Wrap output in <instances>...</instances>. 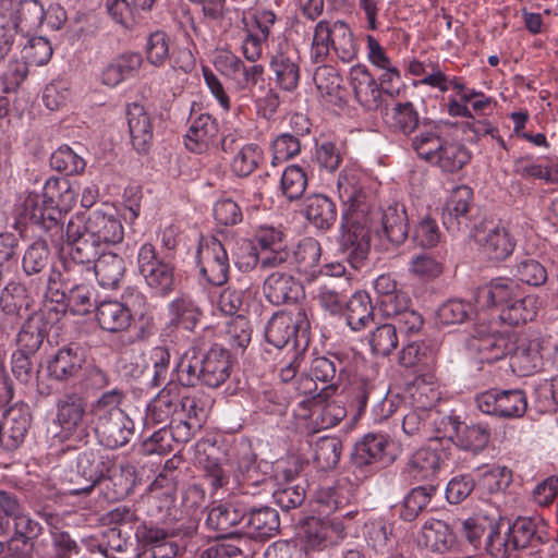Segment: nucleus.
<instances>
[{
    "label": "nucleus",
    "mask_w": 558,
    "mask_h": 558,
    "mask_svg": "<svg viewBox=\"0 0 558 558\" xmlns=\"http://www.w3.org/2000/svg\"><path fill=\"white\" fill-rule=\"evenodd\" d=\"M521 292L518 282L509 278L493 279L488 286L477 292L476 301L482 306L509 305Z\"/></svg>",
    "instance_id": "nucleus-38"
},
{
    "label": "nucleus",
    "mask_w": 558,
    "mask_h": 558,
    "mask_svg": "<svg viewBox=\"0 0 558 558\" xmlns=\"http://www.w3.org/2000/svg\"><path fill=\"white\" fill-rule=\"evenodd\" d=\"M365 58L371 66L379 73V84L388 95L399 93L401 82V71L397 63L389 56L386 47L371 34L364 36Z\"/></svg>",
    "instance_id": "nucleus-13"
},
{
    "label": "nucleus",
    "mask_w": 558,
    "mask_h": 558,
    "mask_svg": "<svg viewBox=\"0 0 558 558\" xmlns=\"http://www.w3.org/2000/svg\"><path fill=\"white\" fill-rule=\"evenodd\" d=\"M306 187L307 174L302 167L299 165H290L283 170L280 180V190L289 202L300 199Z\"/></svg>",
    "instance_id": "nucleus-54"
},
{
    "label": "nucleus",
    "mask_w": 558,
    "mask_h": 558,
    "mask_svg": "<svg viewBox=\"0 0 558 558\" xmlns=\"http://www.w3.org/2000/svg\"><path fill=\"white\" fill-rule=\"evenodd\" d=\"M218 123L208 113L191 117V124L184 137L185 147L195 154H202L215 144L218 136Z\"/></svg>",
    "instance_id": "nucleus-28"
},
{
    "label": "nucleus",
    "mask_w": 558,
    "mask_h": 558,
    "mask_svg": "<svg viewBox=\"0 0 558 558\" xmlns=\"http://www.w3.org/2000/svg\"><path fill=\"white\" fill-rule=\"evenodd\" d=\"M447 459L439 442L415 450L404 466V476L412 481H430L438 475Z\"/></svg>",
    "instance_id": "nucleus-17"
},
{
    "label": "nucleus",
    "mask_w": 558,
    "mask_h": 558,
    "mask_svg": "<svg viewBox=\"0 0 558 558\" xmlns=\"http://www.w3.org/2000/svg\"><path fill=\"white\" fill-rule=\"evenodd\" d=\"M65 238L74 241L73 255L76 259L94 260L101 250L123 241L124 228L114 209L105 206L90 211L86 219L71 218L66 223Z\"/></svg>",
    "instance_id": "nucleus-2"
},
{
    "label": "nucleus",
    "mask_w": 558,
    "mask_h": 558,
    "mask_svg": "<svg viewBox=\"0 0 558 558\" xmlns=\"http://www.w3.org/2000/svg\"><path fill=\"white\" fill-rule=\"evenodd\" d=\"M417 544L434 553L445 554L458 546V538L447 522L432 518L422 525Z\"/></svg>",
    "instance_id": "nucleus-26"
},
{
    "label": "nucleus",
    "mask_w": 558,
    "mask_h": 558,
    "mask_svg": "<svg viewBox=\"0 0 558 558\" xmlns=\"http://www.w3.org/2000/svg\"><path fill=\"white\" fill-rule=\"evenodd\" d=\"M508 536L512 546L523 549L548 539L547 523L539 517H519L508 527Z\"/></svg>",
    "instance_id": "nucleus-25"
},
{
    "label": "nucleus",
    "mask_w": 558,
    "mask_h": 558,
    "mask_svg": "<svg viewBox=\"0 0 558 558\" xmlns=\"http://www.w3.org/2000/svg\"><path fill=\"white\" fill-rule=\"evenodd\" d=\"M330 51L343 63L357 58L359 45L348 23L341 20H320L313 29L310 58L314 63H324Z\"/></svg>",
    "instance_id": "nucleus-5"
},
{
    "label": "nucleus",
    "mask_w": 558,
    "mask_h": 558,
    "mask_svg": "<svg viewBox=\"0 0 558 558\" xmlns=\"http://www.w3.org/2000/svg\"><path fill=\"white\" fill-rule=\"evenodd\" d=\"M472 197L473 192L466 185H459L452 190L441 214L442 223L448 231L460 230L461 225L466 220Z\"/></svg>",
    "instance_id": "nucleus-33"
},
{
    "label": "nucleus",
    "mask_w": 558,
    "mask_h": 558,
    "mask_svg": "<svg viewBox=\"0 0 558 558\" xmlns=\"http://www.w3.org/2000/svg\"><path fill=\"white\" fill-rule=\"evenodd\" d=\"M355 371L352 365L349 353L339 352L330 356L315 357L310 367V377L304 378L299 388L304 395H313L318 388L316 381L327 384L318 392L330 396L335 392L338 378L350 376Z\"/></svg>",
    "instance_id": "nucleus-8"
},
{
    "label": "nucleus",
    "mask_w": 558,
    "mask_h": 558,
    "mask_svg": "<svg viewBox=\"0 0 558 558\" xmlns=\"http://www.w3.org/2000/svg\"><path fill=\"white\" fill-rule=\"evenodd\" d=\"M496 515L488 513L487 511L480 510L462 522V533L471 545L477 547L481 544L483 535L486 532L489 533L494 527H496Z\"/></svg>",
    "instance_id": "nucleus-53"
},
{
    "label": "nucleus",
    "mask_w": 558,
    "mask_h": 558,
    "mask_svg": "<svg viewBox=\"0 0 558 558\" xmlns=\"http://www.w3.org/2000/svg\"><path fill=\"white\" fill-rule=\"evenodd\" d=\"M306 218L318 229H329L337 219L335 203L327 196L315 194L306 199Z\"/></svg>",
    "instance_id": "nucleus-48"
},
{
    "label": "nucleus",
    "mask_w": 558,
    "mask_h": 558,
    "mask_svg": "<svg viewBox=\"0 0 558 558\" xmlns=\"http://www.w3.org/2000/svg\"><path fill=\"white\" fill-rule=\"evenodd\" d=\"M77 475L83 477L87 485L70 490L71 495L88 494L97 484L108 487L111 480L105 478L109 466L104 457L94 450L81 452L76 459Z\"/></svg>",
    "instance_id": "nucleus-24"
},
{
    "label": "nucleus",
    "mask_w": 558,
    "mask_h": 558,
    "mask_svg": "<svg viewBox=\"0 0 558 558\" xmlns=\"http://www.w3.org/2000/svg\"><path fill=\"white\" fill-rule=\"evenodd\" d=\"M374 307L371 296L365 291L355 292L347 302L344 317L353 331H361L374 319Z\"/></svg>",
    "instance_id": "nucleus-43"
},
{
    "label": "nucleus",
    "mask_w": 558,
    "mask_h": 558,
    "mask_svg": "<svg viewBox=\"0 0 558 558\" xmlns=\"http://www.w3.org/2000/svg\"><path fill=\"white\" fill-rule=\"evenodd\" d=\"M50 165L57 171L65 174L80 173L86 166L85 160L68 145H62L52 153Z\"/></svg>",
    "instance_id": "nucleus-64"
},
{
    "label": "nucleus",
    "mask_w": 558,
    "mask_h": 558,
    "mask_svg": "<svg viewBox=\"0 0 558 558\" xmlns=\"http://www.w3.org/2000/svg\"><path fill=\"white\" fill-rule=\"evenodd\" d=\"M92 270L102 288L114 289L124 275L125 263L120 255L101 250L92 263Z\"/></svg>",
    "instance_id": "nucleus-36"
},
{
    "label": "nucleus",
    "mask_w": 558,
    "mask_h": 558,
    "mask_svg": "<svg viewBox=\"0 0 558 558\" xmlns=\"http://www.w3.org/2000/svg\"><path fill=\"white\" fill-rule=\"evenodd\" d=\"M32 423L31 409L26 403H15L4 413L1 424L3 447L8 450L19 448L25 440Z\"/></svg>",
    "instance_id": "nucleus-23"
},
{
    "label": "nucleus",
    "mask_w": 558,
    "mask_h": 558,
    "mask_svg": "<svg viewBox=\"0 0 558 558\" xmlns=\"http://www.w3.org/2000/svg\"><path fill=\"white\" fill-rule=\"evenodd\" d=\"M245 517V510L233 502L214 505L208 512L206 525L217 532L216 537L231 535L232 529L240 524Z\"/></svg>",
    "instance_id": "nucleus-37"
},
{
    "label": "nucleus",
    "mask_w": 558,
    "mask_h": 558,
    "mask_svg": "<svg viewBox=\"0 0 558 558\" xmlns=\"http://www.w3.org/2000/svg\"><path fill=\"white\" fill-rule=\"evenodd\" d=\"M341 441L336 437H322L314 446V462L319 470L333 469L341 456Z\"/></svg>",
    "instance_id": "nucleus-55"
},
{
    "label": "nucleus",
    "mask_w": 558,
    "mask_h": 558,
    "mask_svg": "<svg viewBox=\"0 0 558 558\" xmlns=\"http://www.w3.org/2000/svg\"><path fill=\"white\" fill-rule=\"evenodd\" d=\"M170 324L192 331L201 316L202 311L198 304L186 294H181L172 300L168 305Z\"/></svg>",
    "instance_id": "nucleus-45"
},
{
    "label": "nucleus",
    "mask_w": 558,
    "mask_h": 558,
    "mask_svg": "<svg viewBox=\"0 0 558 558\" xmlns=\"http://www.w3.org/2000/svg\"><path fill=\"white\" fill-rule=\"evenodd\" d=\"M330 51L343 63L357 58L359 45L348 23L341 20H320L313 29L310 58L314 63H324Z\"/></svg>",
    "instance_id": "nucleus-6"
},
{
    "label": "nucleus",
    "mask_w": 558,
    "mask_h": 558,
    "mask_svg": "<svg viewBox=\"0 0 558 558\" xmlns=\"http://www.w3.org/2000/svg\"><path fill=\"white\" fill-rule=\"evenodd\" d=\"M230 354L218 345H213L206 352L191 347L180 356L174 367L175 379L185 387L202 384L218 388L230 377Z\"/></svg>",
    "instance_id": "nucleus-4"
},
{
    "label": "nucleus",
    "mask_w": 558,
    "mask_h": 558,
    "mask_svg": "<svg viewBox=\"0 0 558 558\" xmlns=\"http://www.w3.org/2000/svg\"><path fill=\"white\" fill-rule=\"evenodd\" d=\"M278 512L270 507L253 509L247 517L246 533L255 538L272 537L279 530Z\"/></svg>",
    "instance_id": "nucleus-47"
},
{
    "label": "nucleus",
    "mask_w": 558,
    "mask_h": 558,
    "mask_svg": "<svg viewBox=\"0 0 558 558\" xmlns=\"http://www.w3.org/2000/svg\"><path fill=\"white\" fill-rule=\"evenodd\" d=\"M299 402L296 416L306 422V428L313 433L328 429L339 424L347 415L341 402L328 400L324 392H314Z\"/></svg>",
    "instance_id": "nucleus-9"
},
{
    "label": "nucleus",
    "mask_w": 558,
    "mask_h": 558,
    "mask_svg": "<svg viewBox=\"0 0 558 558\" xmlns=\"http://www.w3.org/2000/svg\"><path fill=\"white\" fill-rule=\"evenodd\" d=\"M510 354L511 366L522 376L535 373L541 366L539 344L535 340L522 338L517 340V344L513 340V349Z\"/></svg>",
    "instance_id": "nucleus-41"
},
{
    "label": "nucleus",
    "mask_w": 558,
    "mask_h": 558,
    "mask_svg": "<svg viewBox=\"0 0 558 558\" xmlns=\"http://www.w3.org/2000/svg\"><path fill=\"white\" fill-rule=\"evenodd\" d=\"M133 432L134 423L126 413L95 427L99 442L109 449H117L126 445Z\"/></svg>",
    "instance_id": "nucleus-39"
},
{
    "label": "nucleus",
    "mask_w": 558,
    "mask_h": 558,
    "mask_svg": "<svg viewBox=\"0 0 558 558\" xmlns=\"http://www.w3.org/2000/svg\"><path fill=\"white\" fill-rule=\"evenodd\" d=\"M320 258V245L313 238L303 239L294 252L291 253V262L281 269L294 268L300 274L313 277L316 274V267Z\"/></svg>",
    "instance_id": "nucleus-42"
},
{
    "label": "nucleus",
    "mask_w": 558,
    "mask_h": 558,
    "mask_svg": "<svg viewBox=\"0 0 558 558\" xmlns=\"http://www.w3.org/2000/svg\"><path fill=\"white\" fill-rule=\"evenodd\" d=\"M122 399L123 393L118 389H112L104 392L90 404L89 414L95 427L125 413L120 407Z\"/></svg>",
    "instance_id": "nucleus-46"
},
{
    "label": "nucleus",
    "mask_w": 558,
    "mask_h": 558,
    "mask_svg": "<svg viewBox=\"0 0 558 558\" xmlns=\"http://www.w3.org/2000/svg\"><path fill=\"white\" fill-rule=\"evenodd\" d=\"M198 265L202 276L213 286L227 282L229 276V257L222 243L211 238L199 244Z\"/></svg>",
    "instance_id": "nucleus-16"
},
{
    "label": "nucleus",
    "mask_w": 558,
    "mask_h": 558,
    "mask_svg": "<svg viewBox=\"0 0 558 558\" xmlns=\"http://www.w3.org/2000/svg\"><path fill=\"white\" fill-rule=\"evenodd\" d=\"M96 320L108 332L125 331L132 323V313L128 305L119 301H102L96 307Z\"/></svg>",
    "instance_id": "nucleus-35"
},
{
    "label": "nucleus",
    "mask_w": 558,
    "mask_h": 558,
    "mask_svg": "<svg viewBox=\"0 0 558 558\" xmlns=\"http://www.w3.org/2000/svg\"><path fill=\"white\" fill-rule=\"evenodd\" d=\"M19 32L31 33L44 24L45 9L38 0H15Z\"/></svg>",
    "instance_id": "nucleus-52"
},
{
    "label": "nucleus",
    "mask_w": 558,
    "mask_h": 558,
    "mask_svg": "<svg viewBox=\"0 0 558 558\" xmlns=\"http://www.w3.org/2000/svg\"><path fill=\"white\" fill-rule=\"evenodd\" d=\"M86 404L76 393H66L57 402L54 424L59 427L53 437L60 442L71 439L82 425Z\"/></svg>",
    "instance_id": "nucleus-19"
},
{
    "label": "nucleus",
    "mask_w": 558,
    "mask_h": 558,
    "mask_svg": "<svg viewBox=\"0 0 558 558\" xmlns=\"http://www.w3.org/2000/svg\"><path fill=\"white\" fill-rule=\"evenodd\" d=\"M15 0H0V60L10 52L19 33Z\"/></svg>",
    "instance_id": "nucleus-49"
},
{
    "label": "nucleus",
    "mask_w": 558,
    "mask_h": 558,
    "mask_svg": "<svg viewBox=\"0 0 558 558\" xmlns=\"http://www.w3.org/2000/svg\"><path fill=\"white\" fill-rule=\"evenodd\" d=\"M418 112L410 101L396 104L390 113V125L405 135L411 134L418 125Z\"/></svg>",
    "instance_id": "nucleus-63"
},
{
    "label": "nucleus",
    "mask_w": 558,
    "mask_h": 558,
    "mask_svg": "<svg viewBox=\"0 0 558 558\" xmlns=\"http://www.w3.org/2000/svg\"><path fill=\"white\" fill-rule=\"evenodd\" d=\"M137 266L146 283L157 293L168 294L174 288V266L168 256L160 258L150 243H144L137 253Z\"/></svg>",
    "instance_id": "nucleus-10"
},
{
    "label": "nucleus",
    "mask_w": 558,
    "mask_h": 558,
    "mask_svg": "<svg viewBox=\"0 0 558 558\" xmlns=\"http://www.w3.org/2000/svg\"><path fill=\"white\" fill-rule=\"evenodd\" d=\"M41 517L50 527V535L56 554H58V556H64V558H71L73 554H77L78 547L75 541L71 538L68 532L61 531L58 526L61 522L60 517L46 511L41 513Z\"/></svg>",
    "instance_id": "nucleus-57"
},
{
    "label": "nucleus",
    "mask_w": 558,
    "mask_h": 558,
    "mask_svg": "<svg viewBox=\"0 0 558 558\" xmlns=\"http://www.w3.org/2000/svg\"><path fill=\"white\" fill-rule=\"evenodd\" d=\"M48 201L44 186L41 193L31 192L21 198L16 205V211L25 222L50 230L57 227V210L52 208L51 204H48Z\"/></svg>",
    "instance_id": "nucleus-22"
},
{
    "label": "nucleus",
    "mask_w": 558,
    "mask_h": 558,
    "mask_svg": "<svg viewBox=\"0 0 558 558\" xmlns=\"http://www.w3.org/2000/svg\"><path fill=\"white\" fill-rule=\"evenodd\" d=\"M452 427L457 429V445L465 451L477 453L489 442L490 432L484 425L464 426L462 430L459 427Z\"/></svg>",
    "instance_id": "nucleus-58"
},
{
    "label": "nucleus",
    "mask_w": 558,
    "mask_h": 558,
    "mask_svg": "<svg viewBox=\"0 0 558 558\" xmlns=\"http://www.w3.org/2000/svg\"><path fill=\"white\" fill-rule=\"evenodd\" d=\"M390 438L386 434L368 433L354 446L352 459L355 465L366 466L385 460H392L388 453Z\"/></svg>",
    "instance_id": "nucleus-31"
},
{
    "label": "nucleus",
    "mask_w": 558,
    "mask_h": 558,
    "mask_svg": "<svg viewBox=\"0 0 558 558\" xmlns=\"http://www.w3.org/2000/svg\"><path fill=\"white\" fill-rule=\"evenodd\" d=\"M310 322L305 310L295 305L289 311L278 312L269 319L265 336L276 348H283L296 337H307Z\"/></svg>",
    "instance_id": "nucleus-11"
},
{
    "label": "nucleus",
    "mask_w": 558,
    "mask_h": 558,
    "mask_svg": "<svg viewBox=\"0 0 558 558\" xmlns=\"http://www.w3.org/2000/svg\"><path fill=\"white\" fill-rule=\"evenodd\" d=\"M437 415V412L410 408L402 420V432L409 437H428L430 423Z\"/></svg>",
    "instance_id": "nucleus-60"
},
{
    "label": "nucleus",
    "mask_w": 558,
    "mask_h": 558,
    "mask_svg": "<svg viewBox=\"0 0 558 558\" xmlns=\"http://www.w3.org/2000/svg\"><path fill=\"white\" fill-rule=\"evenodd\" d=\"M45 191L49 198L48 204L57 210V220L75 204V192L66 180L49 178L45 183Z\"/></svg>",
    "instance_id": "nucleus-50"
},
{
    "label": "nucleus",
    "mask_w": 558,
    "mask_h": 558,
    "mask_svg": "<svg viewBox=\"0 0 558 558\" xmlns=\"http://www.w3.org/2000/svg\"><path fill=\"white\" fill-rule=\"evenodd\" d=\"M84 357L80 348L74 344L64 345L58 349L47 359L46 366L50 378L58 381H66L77 375Z\"/></svg>",
    "instance_id": "nucleus-30"
},
{
    "label": "nucleus",
    "mask_w": 558,
    "mask_h": 558,
    "mask_svg": "<svg viewBox=\"0 0 558 558\" xmlns=\"http://www.w3.org/2000/svg\"><path fill=\"white\" fill-rule=\"evenodd\" d=\"M262 253V270L286 267L291 262V252L284 243V233L272 226L259 227L252 240Z\"/></svg>",
    "instance_id": "nucleus-15"
},
{
    "label": "nucleus",
    "mask_w": 558,
    "mask_h": 558,
    "mask_svg": "<svg viewBox=\"0 0 558 558\" xmlns=\"http://www.w3.org/2000/svg\"><path fill=\"white\" fill-rule=\"evenodd\" d=\"M440 398L439 387L436 377L432 372L422 374L411 383L407 388V405L410 408L436 412L435 405Z\"/></svg>",
    "instance_id": "nucleus-29"
},
{
    "label": "nucleus",
    "mask_w": 558,
    "mask_h": 558,
    "mask_svg": "<svg viewBox=\"0 0 558 558\" xmlns=\"http://www.w3.org/2000/svg\"><path fill=\"white\" fill-rule=\"evenodd\" d=\"M345 526L338 517L305 520L302 526V538L307 549L325 550L340 544L345 537Z\"/></svg>",
    "instance_id": "nucleus-12"
},
{
    "label": "nucleus",
    "mask_w": 558,
    "mask_h": 558,
    "mask_svg": "<svg viewBox=\"0 0 558 558\" xmlns=\"http://www.w3.org/2000/svg\"><path fill=\"white\" fill-rule=\"evenodd\" d=\"M271 488V481L265 476H259L255 469H248L247 473L243 475L241 490L244 495L271 492L275 504L283 510L294 509L304 501L305 492L298 485H283L274 490Z\"/></svg>",
    "instance_id": "nucleus-14"
},
{
    "label": "nucleus",
    "mask_w": 558,
    "mask_h": 558,
    "mask_svg": "<svg viewBox=\"0 0 558 558\" xmlns=\"http://www.w3.org/2000/svg\"><path fill=\"white\" fill-rule=\"evenodd\" d=\"M363 173L354 167L341 170L337 181L338 196L342 203L341 242L349 256L362 262L369 250L372 236H386L393 244H401L408 236V217L402 204L393 203L383 213L376 207L374 195L362 185Z\"/></svg>",
    "instance_id": "nucleus-1"
},
{
    "label": "nucleus",
    "mask_w": 558,
    "mask_h": 558,
    "mask_svg": "<svg viewBox=\"0 0 558 558\" xmlns=\"http://www.w3.org/2000/svg\"><path fill=\"white\" fill-rule=\"evenodd\" d=\"M541 308V300L537 294H525L521 292L509 305L502 307L499 319L504 323L518 326L532 322Z\"/></svg>",
    "instance_id": "nucleus-40"
},
{
    "label": "nucleus",
    "mask_w": 558,
    "mask_h": 558,
    "mask_svg": "<svg viewBox=\"0 0 558 558\" xmlns=\"http://www.w3.org/2000/svg\"><path fill=\"white\" fill-rule=\"evenodd\" d=\"M513 337L508 329H500L497 319H488L486 314H481L472 331L470 348L477 352L482 362L492 363L510 354Z\"/></svg>",
    "instance_id": "nucleus-7"
},
{
    "label": "nucleus",
    "mask_w": 558,
    "mask_h": 558,
    "mask_svg": "<svg viewBox=\"0 0 558 558\" xmlns=\"http://www.w3.org/2000/svg\"><path fill=\"white\" fill-rule=\"evenodd\" d=\"M444 121L425 122L411 140V147L418 158L444 173H456L471 160L469 149L453 141L442 137Z\"/></svg>",
    "instance_id": "nucleus-3"
},
{
    "label": "nucleus",
    "mask_w": 558,
    "mask_h": 558,
    "mask_svg": "<svg viewBox=\"0 0 558 558\" xmlns=\"http://www.w3.org/2000/svg\"><path fill=\"white\" fill-rule=\"evenodd\" d=\"M180 405L179 395L171 389L163 388L146 408V424H162L171 421Z\"/></svg>",
    "instance_id": "nucleus-44"
},
{
    "label": "nucleus",
    "mask_w": 558,
    "mask_h": 558,
    "mask_svg": "<svg viewBox=\"0 0 558 558\" xmlns=\"http://www.w3.org/2000/svg\"><path fill=\"white\" fill-rule=\"evenodd\" d=\"M69 258L62 263V271L52 270L48 278L49 284L61 282L63 287L85 283L93 277L92 263L94 260H78L74 257V241H66Z\"/></svg>",
    "instance_id": "nucleus-34"
},
{
    "label": "nucleus",
    "mask_w": 558,
    "mask_h": 558,
    "mask_svg": "<svg viewBox=\"0 0 558 558\" xmlns=\"http://www.w3.org/2000/svg\"><path fill=\"white\" fill-rule=\"evenodd\" d=\"M435 492L436 486L432 484L413 488L403 500L401 517L407 521L413 520L427 507Z\"/></svg>",
    "instance_id": "nucleus-61"
},
{
    "label": "nucleus",
    "mask_w": 558,
    "mask_h": 558,
    "mask_svg": "<svg viewBox=\"0 0 558 558\" xmlns=\"http://www.w3.org/2000/svg\"><path fill=\"white\" fill-rule=\"evenodd\" d=\"M482 252L492 260H505L514 251L517 242L510 231L497 225L477 238Z\"/></svg>",
    "instance_id": "nucleus-32"
},
{
    "label": "nucleus",
    "mask_w": 558,
    "mask_h": 558,
    "mask_svg": "<svg viewBox=\"0 0 558 558\" xmlns=\"http://www.w3.org/2000/svg\"><path fill=\"white\" fill-rule=\"evenodd\" d=\"M350 84L357 102L366 110H376L381 106L385 90L365 64L357 63L351 68Z\"/></svg>",
    "instance_id": "nucleus-20"
},
{
    "label": "nucleus",
    "mask_w": 558,
    "mask_h": 558,
    "mask_svg": "<svg viewBox=\"0 0 558 558\" xmlns=\"http://www.w3.org/2000/svg\"><path fill=\"white\" fill-rule=\"evenodd\" d=\"M398 362L403 367L423 366L430 371L435 366V354L425 345L412 342L402 348Z\"/></svg>",
    "instance_id": "nucleus-62"
},
{
    "label": "nucleus",
    "mask_w": 558,
    "mask_h": 558,
    "mask_svg": "<svg viewBox=\"0 0 558 558\" xmlns=\"http://www.w3.org/2000/svg\"><path fill=\"white\" fill-rule=\"evenodd\" d=\"M300 57L290 44L279 43L271 54L269 66L277 84L287 92L294 90L300 82Z\"/></svg>",
    "instance_id": "nucleus-18"
},
{
    "label": "nucleus",
    "mask_w": 558,
    "mask_h": 558,
    "mask_svg": "<svg viewBox=\"0 0 558 558\" xmlns=\"http://www.w3.org/2000/svg\"><path fill=\"white\" fill-rule=\"evenodd\" d=\"M271 270L263 283L265 298L274 305L295 302L302 292V286L289 272L290 269L275 268Z\"/></svg>",
    "instance_id": "nucleus-21"
},
{
    "label": "nucleus",
    "mask_w": 558,
    "mask_h": 558,
    "mask_svg": "<svg viewBox=\"0 0 558 558\" xmlns=\"http://www.w3.org/2000/svg\"><path fill=\"white\" fill-rule=\"evenodd\" d=\"M368 343L375 355H390L399 343L396 326L388 323L377 326L369 333Z\"/></svg>",
    "instance_id": "nucleus-59"
},
{
    "label": "nucleus",
    "mask_w": 558,
    "mask_h": 558,
    "mask_svg": "<svg viewBox=\"0 0 558 558\" xmlns=\"http://www.w3.org/2000/svg\"><path fill=\"white\" fill-rule=\"evenodd\" d=\"M125 118L133 147L146 153L153 140V121L149 112L140 102H131L125 107Z\"/></svg>",
    "instance_id": "nucleus-27"
},
{
    "label": "nucleus",
    "mask_w": 558,
    "mask_h": 558,
    "mask_svg": "<svg viewBox=\"0 0 558 558\" xmlns=\"http://www.w3.org/2000/svg\"><path fill=\"white\" fill-rule=\"evenodd\" d=\"M202 4L203 22L226 33L232 26V20L229 16L230 9L223 0H204L199 2Z\"/></svg>",
    "instance_id": "nucleus-56"
},
{
    "label": "nucleus",
    "mask_w": 558,
    "mask_h": 558,
    "mask_svg": "<svg viewBox=\"0 0 558 558\" xmlns=\"http://www.w3.org/2000/svg\"><path fill=\"white\" fill-rule=\"evenodd\" d=\"M264 162V150L254 143L243 145L233 156L231 170L238 177H247Z\"/></svg>",
    "instance_id": "nucleus-51"
}]
</instances>
